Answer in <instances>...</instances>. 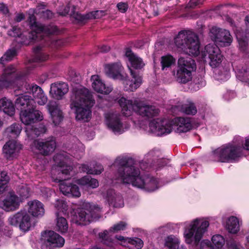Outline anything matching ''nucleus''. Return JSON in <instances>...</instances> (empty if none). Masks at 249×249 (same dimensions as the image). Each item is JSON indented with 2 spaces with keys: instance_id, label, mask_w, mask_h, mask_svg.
<instances>
[{
  "instance_id": "c03bdc74",
  "label": "nucleus",
  "mask_w": 249,
  "mask_h": 249,
  "mask_svg": "<svg viewBox=\"0 0 249 249\" xmlns=\"http://www.w3.org/2000/svg\"><path fill=\"white\" fill-rule=\"evenodd\" d=\"M84 152V147L79 143L78 145H75L73 147L71 150V155L76 159H80L83 155Z\"/></svg>"
},
{
  "instance_id": "cd10ccee",
  "label": "nucleus",
  "mask_w": 249,
  "mask_h": 249,
  "mask_svg": "<svg viewBox=\"0 0 249 249\" xmlns=\"http://www.w3.org/2000/svg\"><path fill=\"white\" fill-rule=\"evenodd\" d=\"M28 212L33 216L41 217L44 215V206L41 202L34 200L28 202Z\"/></svg>"
},
{
  "instance_id": "ea45409f",
  "label": "nucleus",
  "mask_w": 249,
  "mask_h": 249,
  "mask_svg": "<svg viewBox=\"0 0 249 249\" xmlns=\"http://www.w3.org/2000/svg\"><path fill=\"white\" fill-rule=\"evenodd\" d=\"M237 77L241 81L249 84V67H246L239 70L237 74Z\"/></svg>"
},
{
  "instance_id": "ddd939ff",
  "label": "nucleus",
  "mask_w": 249,
  "mask_h": 249,
  "mask_svg": "<svg viewBox=\"0 0 249 249\" xmlns=\"http://www.w3.org/2000/svg\"><path fill=\"white\" fill-rule=\"evenodd\" d=\"M200 55L203 61L208 62L212 68L218 67L222 61L220 50L215 44L206 45Z\"/></svg>"
},
{
  "instance_id": "0eeeda50",
  "label": "nucleus",
  "mask_w": 249,
  "mask_h": 249,
  "mask_svg": "<svg viewBox=\"0 0 249 249\" xmlns=\"http://www.w3.org/2000/svg\"><path fill=\"white\" fill-rule=\"evenodd\" d=\"M177 47L190 55H197L199 53V42L197 35L190 30L179 31L174 38Z\"/></svg>"
},
{
  "instance_id": "3c124183",
  "label": "nucleus",
  "mask_w": 249,
  "mask_h": 249,
  "mask_svg": "<svg viewBox=\"0 0 249 249\" xmlns=\"http://www.w3.org/2000/svg\"><path fill=\"white\" fill-rule=\"evenodd\" d=\"M105 10H96L87 13V18L89 19L100 18L106 15Z\"/></svg>"
},
{
  "instance_id": "6e6d98bb",
  "label": "nucleus",
  "mask_w": 249,
  "mask_h": 249,
  "mask_svg": "<svg viewBox=\"0 0 249 249\" xmlns=\"http://www.w3.org/2000/svg\"><path fill=\"white\" fill-rule=\"evenodd\" d=\"M8 34L13 37H21L22 36H24L21 33L20 29L16 26L13 27L11 30L8 31Z\"/></svg>"
},
{
  "instance_id": "bf43d9fd",
  "label": "nucleus",
  "mask_w": 249,
  "mask_h": 249,
  "mask_svg": "<svg viewBox=\"0 0 249 249\" xmlns=\"http://www.w3.org/2000/svg\"><path fill=\"white\" fill-rule=\"evenodd\" d=\"M19 194L22 198H27L29 196V190L27 187L22 186L19 190Z\"/></svg>"
},
{
  "instance_id": "473e14b6",
  "label": "nucleus",
  "mask_w": 249,
  "mask_h": 249,
  "mask_svg": "<svg viewBox=\"0 0 249 249\" xmlns=\"http://www.w3.org/2000/svg\"><path fill=\"white\" fill-rule=\"evenodd\" d=\"M21 130V126L15 123L5 129L4 134L9 138H16L19 135Z\"/></svg>"
},
{
  "instance_id": "13d9d810",
  "label": "nucleus",
  "mask_w": 249,
  "mask_h": 249,
  "mask_svg": "<svg viewBox=\"0 0 249 249\" xmlns=\"http://www.w3.org/2000/svg\"><path fill=\"white\" fill-rule=\"evenodd\" d=\"M130 243L135 246L137 249H141L143 246L142 241L139 238H134L130 239Z\"/></svg>"
},
{
  "instance_id": "37998d69",
  "label": "nucleus",
  "mask_w": 249,
  "mask_h": 249,
  "mask_svg": "<svg viewBox=\"0 0 249 249\" xmlns=\"http://www.w3.org/2000/svg\"><path fill=\"white\" fill-rule=\"evenodd\" d=\"M54 207L57 210L56 212L59 213V215L64 214L67 210V203L63 199H57L54 203Z\"/></svg>"
},
{
  "instance_id": "412c9836",
  "label": "nucleus",
  "mask_w": 249,
  "mask_h": 249,
  "mask_svg": "<svg viewBox=\"0 0 249 249\" xmlns=\"http://www.w3.org/2000/svg\"><path fill=\"white\" fill-rule=\"evenodd\" d=\"M132 79L127 80L125 76L123 80L124 85V89L126 91H133L137 89L142 83V78L137 73L129 67Z\"/></svg>"
},
{
  "instance_id": "b1692460",
  "label": "nucleus",
  "mask_w": 249,
  "mask_h": 249,
  "mask_svg": "<svg viewBox=\"0 0 249 249\" xmlns=\"http://www.w3.org/2000/svg\"><path fill=\"white\" fill-rule=\"evenodd\" d=\"M69 91V87L65 82H56L51 85L50 93L53 98L60 100Z\"/></svg>"
},
{
  "instance_id": "2f4dec72",
  "label": "nucleus",
  "mask_w": 249,
  "mask_h": 249,
  "mask_svg": "<svg viewBox=\"0 0 249 249\" xmlns=\"http://www.w3.org/2000/svg\"><path fill=\"white\" fill-rule=\"evenodd\" d=\"M0 110L10 116L14 115L15 113L14 104L11 100L6 98H3L0 100Z\"/></svg>"
},
{
  "instance_id": "5fc2aeb1",
  "label": "nucleus",
  "mask_w": 249,
  "mask_h": 249,
  "mask_svg": "<svg viewBox=\"0 0 249 249\" xmlns=\"http://www.w3.org/2000/svg\"><path fill=\"white\" fill-rule=\"evenodd\" d=\"M160 152L158 149H153L149 151L145 156L147 160L156 159L157 158L160 157Z\"/></svg>"
},
{
  "instance_id": "f257e3e1",
  "label": "nucleus",
  "mask_w": 249,
  "mask_h": 249,
  "mask_svg": "<svg viewBox=\"0 0 249 249\" xmlns=\"http://www.w3.org/2000/svg\"><path fill=\"white\" fill-rule=\"evenodd\" d=\"M114 165L118 166V178L123 183L131 184L133 186L152 192L159 188L156 178L149 176H141L140 171L134 165L131 158L118 157Z\"/></svg>"
},
{
  "instance_id": "aec40b11",
  "label": "nucleus",
  "mask_w": 249,
  "mask_h": 249,
  "mask_svg": "<svg viewBox=\"0 0 249 249\" xmlns=\"http://www.w3.org/2000/svg\"><path fill=\"white\" fill-rule=\"evenodd\" d=\"M41 240L47 246L62 247L65 243L64 239L53 231H45L41 234Z\"/></svg>"
},
{
  "instance_id": "864d4df0",
  "label": "nucleus",
  "mask_w": 249,
  "mask_h": 249,
  "mask_svg": "<svg viewBox=\"0 0 249 249\" xmlns=\"http://www.w3.org/2000/svg\"><path fill=\"white\" fill-rule=\"evenodd\" d=\"M218 73V79L221 81H226L230 77V71L228 69H223V71L219 70Z\"/></svg>"
},
{
  "instance_id": "20e7f679",
  "label": "nucleus",
  "mask_w": 249,
  "mask_h": 249,
  "mask_svg": "<svg viewBox=\"0 0 249 249\" xmlns=\"http://www.w3.org/2000/svg\"><path fill=\"white\" fill-rule=\"evenodd\" d=\"M21 90L25 93L31 94L33 97L24 94H20L16 100L18 107H21V110L26 109L36 108V103L40 106L46 104L48 98L42 89L36 84H30L25 83Z\"/></svg>"
},
{
  "instance_id": "8fccbe9b",
  "label": "nucleus",
  "mask_w": 249,
  "mask_h": 249,
  "mask_svg": "<svg viewBox=\"0 0 249 249\" xmlns=\"http://www.w3.org/2000/svg\"><path fill=\"white\" fill-rule=\"evenodd\" d=\"M127 224L124 221H120L116 224L114 225L109 229L110 232L117 233L121 231L125 230Z\"/></svg>"
},
{
  "instance_id": "39448f33",
  "label": "nucleus",
  "mask_w": 249,
  "mask_h": 249,
  "mask_svg": "<svg viewBox=\"0 0 249 249\" xmlns=\"http://www.w3.org/2000/svg\"><path fill=\"white\" fill-rule=\"evenodd\" d=\"M72 167L68 165H60L53 167L51 172L52 178L54 182L59 183V189L63 194L79 197L81 193L78 187L67 182Z\"/></svg>"
},
{
  "instance_id": "603ef678",
  "label": "nucleus",
  "mask_w": 249,
  "mask_h": 249,
  "mask_svg": "<svg viewBox=\"0 0 249 249\" xmlns=\"http://www.w3.org/2000/svg\"><path fill=\"white\" fill-rule=\"evenodd\" d=\"M75 7L74 6H72V9L71 10V12L70 14V16L71 18L75 19L76 20H77L78 21L82 22L85 20L89 19V18H87V14L86 15H81V14L79 13L78 12H76L74 11Z\"/></svg>"
},
{
  "instance_id": "c756f323",
  "label": "nucleus",
  "mask_w": 249,
  "mask_h": 249,
  "mask_svg": "<svg viewBox=\"0 0 249 249\" xmlns=\"http://www.w3.org/2000/svg\"><path fill=\"white\" fill-rule=\"evenodd\" d=\"M107 198L109 203L114 207H122L124 206V201L122 196L116 194L113 189H109L107 192Z\"/></svg>"
},
{
  "instance_id": "7ed1b4c3",
  "label": "nucleus",
  "mask_w": 249,
  "mask_h": 249,
  "mask_svg": "<svg viewBox=\"0 0 249 249\" xmlns=\"http://www.w3.org/2000/svg\"><path fill=\"white\" fill-rule=\"evenodd\" d=\"M149 127L152 133L162 136L169 134L173 130L178 133L186 132L191 129L192 124L189 118L178 117L172 120L158 118L151 121Z\"/></svg>"
},
{
  "instance_id": "58836bf2",
  "label": "nucleus",
  "mask_w": 249,
  "mask_h": 249,
  "mask_svg": "<svg viewBox=\"0 0 249 249\" xmlns=\"http://www.w3.org/2000/svg\"><path fill=\"white\" fill-rule=\"evenodd\" d=\"M175 63V59L170 55L163 56L161 58V64L162 70L170 67Z\"/></svg>"
},
{
  "instance_id": "393cba45",
  "label": "nucleus",
  "mask_w": 249,
  "mask_h": 249,
  "mask_svg": "<svg viewBox=\"0 0 249 249\" xmlns=\"http://www.w3.org/2000/svg\"><path fill=\"white\" fill-rule=\"evenodd\" d=\"M19 202V198L15 195L11 194L0 201V207L6 211H14L18 207Z\"/></svg>"
},
{
  "instance_id": "c85d7f7f",
  "label": "nucleus",
  "mask_w": 249,
  "mask_h": 249,
  "mask_svg": "<svg viewBox=\"0 0 249 249\" xmlns=\"http://www.w3.org/2000/svg\"><path fill=\"white\" fill-rule=\"evenodd\" d=\"M125 56L130 62L131 67L134 69H140L144 66L142 59L134 54L130 49H126Z\"/></svg>"
},
{
  "instance_id": "72a5a7b5",
  "label": "nucleus",
  "mask_w": 249,
  "mask_h": 249,
  "mask_svg": "<svg viewBox=\"0 0 249 249\" xmlns=\"http://www.w3.org/2000/svg\"><path fill=\"white\" fill-rule=\"evenodd\" d=\"M226 228L231 233H236L239 231L238 219L233 216L230 217L226 221Z\"/></svg>"
},
{
  "instance_id": "1a4fd4ad",
  "label": "nucleus",
  "mask_w": 249,
  "mask_h": 249,
  "mask_svg": "<svg viewBox=\"0 0 249 249\" xmlns=\"http://www.w3.org/2000/svg\"><path fill=\"white\" fill-rule=\"evenodd\" d=\"M101 212L102 208L98 205L87 203L71 215V220L77 225H86L100 218Z\"/></svg>"
},
{
  "instance_id": "4468645a",
  "label": "nucleus",
  "mask_w": 249,
  "mask_h": 249,
  "mask_svg": "<svg viewBox=\"0 0 249 249\" xmlns=\"http://www.w3.org/2000/svg\"><path fill=\"white\" fill-rule=\"evenodd\" d=\"M8 222L11 225L18 227L23 231H29L32 226L31 217L25 210L10 216Z\"/></svg>"
},
{
  "instance_id": "e433bc0d",
  "label": "nucleus",
  "mask_w": 249,
  "mask_h": 249,
  "mask_svg": "<svg viewBox=\"0 0 249 249\" xmlns=\"http://www.w3.org/2000/svg\"><path fill=\"white\" fill-rule=\"evenodd\" d=\"M46 130V127L41 124H39L37 127H35L30 131L29 130H26V131L28 137L33 139L38 137L41 134L45 133Z\"/></svg>"
},
{
  "instance_id": "4be33fe9",
  "label": "nucleus",
  "mask_w": 249,
  "mask_h": 249,
  "mask_svg": "<svg viewBox=\"0 0 249 249\" xmlns=\"http://www.w3.org/2000/svg\"><path fill=\"white\" fill-rule=\"evenodd\" d=\"M22 145L17 141L12 140L7 142L3 147V152L7 159L15 158L22 149Z\"/></svg>"
},
{
  "instance_id": "4c0bfd02",
  "label": "nucleus",
  "mask_w": 249,
  "mask_h": 249,
  "mask_svg": "<svg viewBox=\"0 0 249 249\" xmlns=\"http://www.w3.org/2000/svg\"><path fill=\"white\" fill-rule=\"evenodd\" d=\"M17 52L15 48L8 49L0 58V63L4 64L5 63L11 61L17 55Z\"/></svg>"
},
{
  "instance_id": "774afa93",
  "label": "nucleus",
  "mask_w": 249,
  "mask_h": 249,
  "mask_svg": "<svg viewBox=\"0 0 249 249\" xmlns=\"http://www.w3.org/2000/svg\"><path fill=\"white\" fill-rule=\"evenodd\" d=\"M110 50V47L109 46L104 45L100 48V52L102 53H106Z\"/></svg>"
},
{
  "instance_id": "338daca9",
  "label": "nucleus",
  "mask_w": 249,
  "mask_h": 249,
  "mask_svg": "<svg viewBox=\"0 0 249 249\" xmlns=\"http://www.w3.org/2000/svg\"><path fill=\"white\" fill-rule=\"evenodd\" d=\"M25 18L24 15L23 13L18 14L15 18V20L17 22H20Z\"/></svg>"
},
{
  "instance_id": "6ab92c4d",
  "label": "nucleus",
  "mask_w": 249,
  "mask_h": 249,
  "mask_svg": "<svg viewBox=\"0 0 249 249\" xmlns=\"http://www.w3.org/2000/svg\"><path fill=\"white\" fill-rule=\"evenodd\" d=\"M106 124L108 128L115 134H121L128 127H124L122 123L120 115L118 114L111 113L106 116Z\"/></svg>"
},
{
  "instance_id": "f3484780",
  "label": "nucleus",
  "mask_w": 249,
  "mask_h": 249,
  "mask_svg": "<svg viewBox=\"0 0 249 249\" xmlns=\"http://www.w3.org/2000/svg\"><path fill=\"white\" fill-rule=\"evenodd\" d=\"M209 34L213 41L221 45L229 46L232 41L229 31L225 29L213 27L210 30Z\"/></svg>"
},
{
  "instance_id": "f8f14e48",
  "label": "nucleus",
  "mask_w": 249,
  "mask_h": 249,
  "mask_svg": "<svg viewBox=\"0 0 249 249\" xmlns=\"http://www.w3.org/2000/svg\"><path fill=\"white\" fill-rule=\"evenodd\" d=\"M196 66L195 61L190 56L180 57L178 60V67L176 74L177 81L186 83L192 78V73L195 71Z\"/></svg>"
},
{
  "instance_id": "bb28decb",
  "label": "nucleus",
  "mask_w": 249,
  "mask_h": 249,
  "mask_svg": "<svg viewBox=\"0 0 249 249\" xmlns=\"http://www.w3.org/2000/svg\"><path fill=\"white\" fill-rule=\"evenodd\" d=\"M91 80L92 82V87L96 91L105 94H107L111 91L112 88L106 87L98 75H92L91 77Z\"/></svg>"
},
{
  "instance_id": "9b49d317",
  "label": "nucleus",
  "mask_w": 249,
  "mask_h": 249,
  "mask_svg": "<svg viewBox=\"0 0 249 249\" xmlns=\"http://www.w3.org/2000/svg\"><path fill=\"white\" fill-rule=\"evenodd\" d=\"M209 225L208 221H202L199 219L193 221L184 231L186 242L188 244L197 245Z\"/></svg>"
},
{
  "instance_id": "79ce46f5",
  "label": "nucleus",
  "mask_w": 249,
  "mask_h": 249,
  "mask_svg": "<svg viewBox=\"0 0 249 249\" xmlns=\"http://www.w3.org/2000/svg\"><path fill=\"white\" fill-rule=\"evenodd\" d=\"M178 244V239L172 236H169L165 239V246L169 249H177Z\"/></svg>"
},
{
  "instance_id": "69168bd1",
  "label": "nucleus",
  "mask_w": 249,
  "mask_h": 249,
  "mask_svg": "<svg viewBox=\"0 0 249 249\" xmlns=\"http://www.w3.org/2000/svg\"><path fill=\"white\" fill-rule=\"evenodd\" d=\"M0 12L4 15L9 13V10L7 6L3 3H0Z\"/></svg>"
},
{
  "instance_id": "423d86ee",
  "label": "nucleus",
  "mask_w": 249,
  "mask_h": 249,
  "mask_svg": "<svg viewBox=\"0 0 249 249\" xmlns=\"http://www.w3.org/2000/svg\"><path fill=\"white\" fill-rule=\"evenodd\" d=\"M118 103L122 108V112L125 116H130L133 112L147 118H151L159 114V109L155 106L148 105L137 99L128 100L121 98Z\"/></svg>"
},
{
  "instance_id": "c9c22d12",
  "label": "nucleus",
  "mask_w": 249,
  "mask_h": 249,
  "mask_svg": "<svg viewBox=\"0 0 249 249\" xmlns=\"http://www.w3.org/2000/svg\"><path fill=\"white\" fill-rule=\"evenodd\" d=\"M80 168L83 172H86L89 174L94 175L101 174L104 170L103 166L100 164H96L95 166L92 168H89V166L86 164H83Z\"/></svg>"
},
{
  "instance_id": "e2e57ef3",
  "label": "nucleus",
  "mask_w": 249,
  "mask_h": 249,
  "mask_svg": "<svg viewBox=\"0 0 249 249\" xmlns=\"http://www.w3.org/2000/svg\"><path fill=\"white\" fill-rule=\"evenodd\" d=\"M117 7L118 10L122 13H125L128 8L127 4L124 2H120L118 3Z\"/></svg>"
},
{
  "instance_id": "a18cd8bd",
  "label": "nucleus",
  "mask_w": 249,
  "mask_h": 249,
  "mask_svg": "<svg viewBox=\"0 0 249 249\" xmlns=\"http://www.w3.org/2000/svg\"><path fill=\"white\" fill-rule=\"evenodd\" d=\"M40 50L41 47L40 46L35 47L34 49L35 53V61L36 62H42L46 60L48 58V55L40 52Z\"/></svg>"
},
{
  "instance_id": "2eb2a0df",
  "label": "nucleus",
  "mask_w": 249,
  "mask_h": 249,
  "mask_svg": "<svg viewBox=\"0 0 249 249\" xmlns=\"http://www.w3.org/2000/svg\"><path fill=\"white\" fill-rule=\"evenodd\" d=\"M22 76V74L16 71L15 67L10 65L4 70L3 73L0 76V87H14L18 84Z\"/></svg>"
},
{
  "instance_id": "a878e982",
  "label": "nucleus",
  "mask_w": 249,
  "mask_h": 249,
  "mask_svg": "<svg viewBox=\"0 0 249 249\" xmlns=\"http://www.w3.org/2000/svg\"><path fill=\"white\" fill-rule=\"evenodd\" d=\"M122 69L120 63L108 64L105 66V72L108 77L113 79L123 80L124 76L121 74Z\"/></svg>"
},
{
  "instance_id": "dca6fc26",
  "label": "nucleus",
  "mask_w": 249,
  "mask_h": 249,
  "mask_svg": "<svg viewBox=\"0 0 249 249\" xmlns=\"http://www.w3.org/2000/svg\"><path fill=\"white\" fill-rule=\"evenodd\" d=\"M56 147L55 139L53 137H49L41 141H34L31 148L34 152L37 150L40 154L48 156L53 152Z\"/></svg>"
},
{
  "instance_id": "5701e85b",
  "label": "nucleus",
  "mask_w": 249,
  "mask_h": 249,
  "mask_svg": "<svg viewBox=\"0 0 249 249\" xmlns=\"http://www.w3.org/2000/svg\"><path fill=\"white\" fill-rule=\"evenodd\" d=\"M47 107L51 115L53 123L55 125L59 124L63 120V115L58 104L55 101H51Z\"/></svg>"
},
{
  "instance_id": "680f3d73",
  "label": "nucleus",
  "mask_w": 249,
  "mask_h": 249,
  "mask_svg": "<svg viewBox=\"0 0 249 249\" xmlns=\"http://www.w3.org/2000/svg\"><path fill=\"white\" fill-rule=\"evenodd\" d=\"M200 246L201 249H214L209 240H203L201 242Z\"/></svg>"
},
{
  "instance_id": "052dcab7",
  "label": "nucleus",
  "mask_w": 249,
  "mask_h": 249,
  "mask_svg": "<svg viewBox=\"0 0 249 249\" xmlns=\"http://www.w3.org/2000/svg\"><path fill=\"white\" fill-rule=\"evenodd\" d=\"M203 0H190L188 5L191 8H194L202 4Z\"/></svg>"
},
{
  "instance_id": "7c9ffc66",
  "label": "nucleus",
  "mask_w": 249,
  "mask_h": 249,
  "mask_svg": "<svg viewBox=\"0 0 249 249\" xmlns=\"http://www.w3.org/2000/svg\"><path fill=\"white\" fill-rule=\"evenodd\" d=\"M76 183L87 189H94L99 186L98 181L89 176H86L77 179Z\"/></svg>"
},
{
  "instance_id": "a211bd4d",
  "label": "nucleus",
  "mask_w": 249,
  "mask_h": 249,
  "mask_svg": "<svg viewBox=\"0 0 249 249\" xmlns=\"http://www.w3.org/2000/svg\"><path fill=\"white\" fill-rule=\"evenodd\" d=\"M43 119L42 112L35 108L22 110L20 112V119L26 125L34 124L36 121L42 120Z\"/></svg>"
},
{
  "instance_id": "9d476101",
  "label": "nucleus",
  "mask_w": 249,
  "mask_h": 249,
  "mask_svg": "<svg viewBox=\"0 0 249 249\" xmlns=\"http://www.w3.org/2000/svg\"><path fill=\"white\" fill-rule=\"evenodd\" d=\"M28 20L32 31L29 33L28 40H24L23 42L26 45L41 39V34L50 35L54 34L57 31V29L55 26L50 25L45 26L37 22L36 17L33 14L29 15Z\"/></svg>"
},
{
  "instance_id": "a19ab883",
  "label": "nucleus",
  "mask_w": 249,
  "mask_h": 249,
  "mask_svg": "<svg viewBox=\"0 0 249 249\" xmlns=\"http://www.w3.org/2000/svg\"><path fill=\"white\" fill-rule=\"evenodd\" d=\"M181 110L182 112L188 115H195L197 112L196 108L193 103L183 105Z\"/></svg>"
},
{
  "instance_id": "4d7b16f0",
  "label": "nucleus",
  "mask_w": 249,
  "mask_h": 249,
  "mask_svg": "<svg viewBox=\"0 0 249 249\" xmlns=\"http://www.w3.org/2000/svg\"><path fill=\"white\" fill-rule=\"evenodd\" d=\"M110 232L109 231V229L107 231L105 230L103 232L100 233L99 234L100 238L102 240V242H103L104 244H107L108 246H111L112 243L111 242L107 243V238L108 235L109 233Z\"/></svg>"
},
{
  "instance_id": "0e129e2a",
  "label": "nucleus",
  "mask_w": 249,
  "mask_h": 249,
  "mask_svg": "<svg viewBox=\"0 0 249 249\" xmlns=\"http://www.w3.org/2000/svg\"><path fill=\"white\" fill-rule=\"evenodd\" d=\"M73 6V5H72L71 3L69 2L63 10H62L61 9L59 10V14L62 16L66 15L69 12L71 7V6L72 7Z\"/></svg>"
},
{
  "instance_id": "09e8293b",
  "label": "nucleus",
  "mask_w": 249,
  "mask_h": 249,
  "mask_svg": "<svg viewBox=\"0 0 249 249\" xmlns=\"http://www.w3.org/2000/svg\"><path fill=\"white\" fill-rule=\"evenodd\" d=\"M213 244L217 248H221L225 243L224 237L220 234L213 235L212 238Z\"/></svg>"
},
{
  "instance_id": "6e6552de",
  "label": "nucleus",
  "mask_w": 249,
  "mask_h": 249,
  "mask_svg": "<svg viewBox=\"0 0 249 249\" xmlns=\"http://www.w3.org/2000/svg\"><path fill=\"white\" fill-rule=\"evenodd\" d=\"M249 138H246L244 146L228 144L222 145L213 151L214 160L223 162H232L242 155L243 149L249 150Z\"/></svg>"
},
{
  "instance_id": "de8ad7c7",
  "label": "nucleus",
  "mask_w": 249,
  "mask_h": 249,
  "mask_svg": "<svg viewBox=\"0 0 249 249\" xmlns=\"http://www.w3.org/2000/svg\"><path fill=\"white\" fill-rule=\"evenodd\" d=\"M45 6L44 4H40L37 6V7L35 10V13L36 14H39L41 13L42 15V17L46 18H50L53 17L52 12L48 10L40 11L42 9H45Z\"/></svg>"
},
{
  "instance_id": "49530a36",
  "label": "nucleus",
  "mask_w": 249,
  "mask_h": 249,
  "mask_svg": "<svg viewBox=\"0 0 249 249\" xmlns=\"http://www.w3.org/2000/svg\"><path fill=\"white\" fill-rule=\"evenodd\" d=\"M9 180V178L6 172L4 171L0 172V193L4 191Z\"/></svg>"
},
{
  "instance_id": "f704fd0d",
  "label": "nucleus",
  "mask_w": 249,
  "mask_h": 249,
  "mask_svg": "<svg viewBox=\"0 0 249 249\" xmlns=\"http://www.w3.org/2000/svg\"><path fill=\"white\" fill-rule=\"evenodd\" d=\"M56 217V228L58 231L61 233H65L68 229V224L67 220L62 217V215H59V213L55 212Z\"/></svg>"
},
{
  "instance_id": "f03ea898",
  "label": "nucleus",
  "mask_w": 249,
  "mask_h": 249,
  "mask_svg": "<svg viewBox=\"0 0 249 249\" xmlns=\"http://www.w3.org/2000/svg\"><path fill=\"white\" fill-rule=\"evenodd\" d=\"M94 104L95 100L88 89L85 88L73 89L70 107L74 111L76 120L88 122L91 117V108Z\"/></svg>"
}]
</instances>
